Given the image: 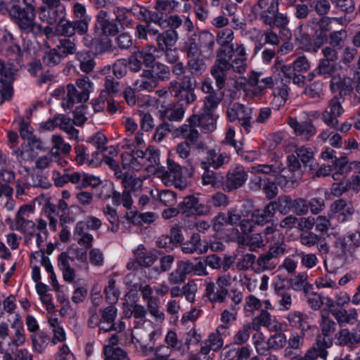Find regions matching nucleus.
I'll use <instances>...</instances> for the list:
<instances>
[{"label": "nucleus", "mask_w": 360, "mask_h": 360, "mask_svg": "<svg viewBox=\"0 0 360 360\" xmlns=\"http://www.w3.org/2000/svg\"><path fill=\"white\" fill-rule=\"evenodd\" d=\"M11 327L14 330V333L10 335L8 323H0V352L1 354L14 353L18 347L25 342V329L18 315H16V319Z\"/></svg>", "instance_id": "1"}, {"label": "nucleus", "mask_w": 360, "mask_h": 360, "mask_svg": "<svg viewBox=\"0 0 360 360\" xmlns=\"http://www.w3.org/2000/svg\"><path fill=\"white\" fill-rule=\"evenodd\" d=\"M159 162V153L154 148L149 147L145 151L137 150L130 153L125 152L122 155V165L124 169L130 168L139 171L145 167L149 170Z\"/></svg>", "instance_id": "2"}, {"label": "nucleus", "mask_w": 360, "mask_h": 360, "mask_svg": "<svg viewBox=\"0 0 360 360\" xmlns=\"http://www.w3.org/2000/svg\"><path fill=\"white\" fill-rule=\"evenodd\" d=\"M135 36L140 40L148 41L149 37H155V41L159 49H163L167 45H171L176 39V31L165 30L160 32L153 25L148 22L138 24L135 27Z\"/></svg>", "instance_id": "3"}, {"label": "nucleus", "mask_w": 360, "mask_h": 360, "mask_svg": "<svg viewBox=\"0 0 360 360\" xmlns=\"http://www.w3.org/2000/svg\"><path fill=\"white\" fill-rule=\"evenodd\" d=\"M214 44V36L208 32H200L191 34L184 45V51L187 58L200 56V48L207 47L210 50Z\"/></svg>", "instance_id": "4"}, {"label": "nucleus", "mask_w": 360, "mask_h": 360, "mask_svg": "<svg viewBox=\"0 0 360 360\" xmlns=\"http://www.w3.org/2000/svg\"><path fill=\"white\" fill-rule=\"evenodd\" d=\"M231 285V278L228 274L219 276L215 283L207 278L205 281L206 295L212 302H223L229 294Z\"/></svg>", "instance_id": "5"}, {"label": "nucleus", "mask_w": 360, "mask_h": 360, "mask_svg": "<svg viewBox=\"0 0 360 360\" xmlns=\"http://www.w3.org/2000/svg\"><path fill=\"white\" fill-rule=\"evenodd\" d=\"M75 258L80 262H85L86 254L83 250L76 248L63 252L58 256V268L62 271L63 279L68 283H72L75 278V271L70 264V262L74 261Z\"/></svg>", "instance_id": "6"}, {"label": "nucleus", "mask_w": 360, "mask_h": 360, "mask_svg": "<svg viewBox=\"0 0 360 360\" xmlns=\"http://www.w3.org/2000/svg\"><path fill=\"white\" fill-rule=\"evenodd\" d=\"M33 211V207L31 205H25L20 207L11 225V229L20 233L32 234L35 231V223L30 219Z\"/></svg>", "instance_id": "7"}, {"label": "nucleus", "mask_w": 360, "mask_h": 360, "mask_svg": "<svg viewBox=\"0 0 360 360\" xmlns=\"http://www.w3.org/2000/svg\"><path fill=\"white\" fill-rule=\"evenodd\" d=\"M354 212L353 202L345 198L335 200L329 207V216L335 218L339 223L349 221Z\"/></svg>", "instance_id": "8"}, {"label": "nucleus", "mask_w": 360, "mask_h": 360, "mask_svg": "<svg viewBox=\"0 0 360 360\" xmlns=\"http://www.w3.org/2000/svg\"><path fill=\"white\" fill-rule=\"evenodd\" d=\"M223 50L220 51L222 53ZM229 68V61L224 58L221 53L217 55V58L210 68V74L215 80L216 86L219 90L225 86Z\"/></svg>", "instance_id": "9"}, {"label": "nucleus", "mask_w": 360, "mask_h": 360, "mask_svg": "<svg viewBox=\"0 0 360 360\" xmlns=\"http://www.w3.org/2000/svg\"><path fill=\"white\" fill-rule=\"evenodd\" d=\"M250 188L255 191H262L269 200L274 198L278 194L276 184L267 177L255 176L250 180Z\"/></svg>", "instance_id": "10"}, {"label": "nucleus", "mask_w": 360, "mask_h": 360, "mask_svg": "<svg viewBox=\"0 0 360 360\" xmlns=\"http://www.w3.org/2000/svg\"><path fill=\"white\" fill-rule=\"evenodd\" d=\"M288 124L293 129L295 134L303 141H309L316 132V128L311 120L298 122L296 118L288 117Z\"/></svg>", "instance_id": "11"}, {"label": "nucleus", "mask_w": 360, "mask_h": 360, "mask_svg": "<svg viewBox=\"0 0 360 360\" xmlns=\"http://www.w3.org/2000/svg\"><path fill=\"white\" fill-rule=\"evenodd\" d=\"M95 31L100 35H115L118 32V27L110 20L108 13L101 10L96 15Z\"/></svg>", "instance_id": "12"}, {"label": "nucleus", "mask_w": 360, "mask_h": 360, "mask_svg": "<svg viewBox=\"0 0 360 360\" xmlns=\"http://www.w3.org/2000/svg\"><path fill=\"white\" fill-rule=\"evenodd\" d=\"M38 16L43 22L53 25L65 18V8L40 6L38 8Z\"/></svg>", "instance_id": "13"}, {"label": "nucleus", "mask_w": 360, "mask_h": 360, "mask_svg": "<svg viewBox=\"0 0 360 360\" xmlns=\"http://www.w3.org/2000/svg\"><path fill=\"white\" fill-rule=\"evenodd\" d=\"M251 325L255 330H259L262 326H264L270 331L278 332L282 328L281 323L272 317L266 310H262L259 316L254 318Z\"/></svg>", "instance_id": "14"}, {"label": "nucleus", "mask_w": 360, "mask_h": 360, "mask_svg": "<svg viewBox=\"0 0 360 360\" xmlns=\"http://www.w3.org/2000/svg\"><path fill=\"white\" fill-rule=\"evenodd\" d=\"M262 75V72H252L248 78V83L250 86H257V89L253 91L255 96H262L264 89H271L274 86L275 80L272 77H263Z\"/></svg>", "instance_id": "15"}, {"label": "nucleus", "mask_w": 360, "mask_h": 360, "mask_svg": "<svg viewBox=\"0 0 360 360\" xmlns=\"http://www.w3.org/2000/svg\"><path fill=\"white\" fill-rule=\"evenodd\" d=\"M257 15L262 22L269 26L271 28L285 27L289 23V19L285 13H280L278 11H272L268 12H260Z\"/></svg>", "instance_id": "16"}, {"label": "nucleus", "mask_w": 360, "mask_h": 360, "mask_svg": "<svg viewBox=\"0 0 360 360\" xmlns=\"http://www.w3.org/2000/svg\"><path fill=\"white\" fill-rule=\"evenodd\" d=\"M197 124L190 122V117L186 120V123L176 128L173 131L175 137H181L184 139V141H188L191 144H195L200 136V133L196 129Z\"/></svg>", "instance_id": "17"}, {"label": "nucleus", "mask_w": 360, "mask_h": 360, "mask_svg": "<svg viewBox=\"0 0 360 360\" xmlns=\"http://www.w3.org/2000/svg\"><path fill=\"white\" fill-rule=\"evenodd\" d=\"M330 88L333 93L338 92L340 97H345L353 92V81L350 77L334 75L330 79Z\"/></svg>", "instance_id": "18"}, {"label": "nucleus", "mask_w": 360, "mask_h": 360, "mask_svg": "<svg viewBox=\"0 0 360 360\" xmlns=\"http://www.w3.org/2000/svg\"><path fill=\"white\" fill-rule=\"evenodd\" d=\"M248 179V174L241 166L236 167L226 175L225 187L228 191L241 187Z\"/></svg>", "instance_id": "19"}, {"label": "nucleus", "mask_w": 360, "mask_h": 360, "mask_svg": "<svg viewBox=\"0 0 360 360\" xmlns=\"http://www.w3.org/2000/svg\"><path fill=\"white\" fill-rule=\"evenodd\" d=\"M36 16H28L27 18H25L22 20L17 22L18 27L19 30L24 33H32L34 35H41L43 33H49L51 31V29L46 26L42 27L40 24L35 21Z\"/></svg>", "instance_id": "20"}, {"label": "nucleus", "mask_w": 360, "mask_h": 360, "mask_svg": "<svg viewBox=\"0 0 360 360\" xmlns=\"http://www.w3.org/2000/svg\"><path fill=\"white\" fill-rule=\"evenodd\" d=\"M89 99L86 94L78 91L73 84L66 86V95L63 98L62 106L65 109H71L75 103L85 102Z\"/></svg>", "instance_id": "21"}, {"label": "nucleus", "mask_w": 360, "mask_h": 360, "mask_svg": "<svg viewBox=\"0 0 360 360\" xmlns=\"http://www.w3.org/2000/svg\"><path fill=\"white\" fill-rule=\"evenodd\" d=\"M331 314L340 326L352 325L357 321V311L355 309L346 310L343 307L332 309Z\"/></svg>", "instance_id": "22"}, {"label": "nucleus", "mask_w": 360, "mask_h": 360, "mask_svg": "<svg viewBox=\"0 0 360 360\" xmlns=\"http://www.w3.org/2000/svg\"><path fill=\"white\" fill-rule=\"evenodd\" d=\"M267 237L262 233H254L238 238V243L241 246H247L250 251H256L263 248L268 243Z\"/></svg>", "instance_id": "23"}, {"label": "nucleus", "mask_w": 360, "mask_h": 360, "mask_svg": "<svg viewBox=\"0 0 360 360\" xmlns=\"http://www.w3.org/2000/svg\"><path fill=\"white\" fill-rule=\"evenodd\" d=\"M190 122L197 124L207 132L213 131L216 129L217 120L211 112H203L201 115L193 114L190 116Z\"/></svg>", "instance_id": "24"}, {"label": "nucleus", "mask_w": 360, "mask_h": 360, "mask_svg": "<svg viewBox=\"0 0 360 360\" xmlns=\"http://www.w3.org/2000/svg\"><path fill=\"white\" fill-rule=\"evenodd\" d=\"M229 161V156L225 153H219L215 150H209L207 152L206 160L202 162V169L212 167L217 169Z\"/></svg>", "instance_id": "25"}, {"label": "nucleus", "mask_w": 360, "mask_h": 360, "mask_svg": "<svg viewBox=\"0 0 360 360\" xmlns=\"http://www.w3.org/2000/svg\"><path fill=\"white\" fill-rule=\"evenodd\" d=\"M335 340L338 345L352 347L360 342V335L356 331L344 328L335 334Z\"/></svg>", "instance_id": "26"}, {"label": "nucleus", "mask_w": 360, "mask_h": 360, "mask_svg": "<svg viewBox=\"0 0 360 360\" xmlns=\"http://www.w3.org/2000/svg\"><path fill=\"white\" fill-rule=\"evenodd\" d=\"M158 80L150 70H144L135 82V89L139 91H151L158 86Z\"/></svg>", "instance_id": "27"}, {"label": "nucleus", "mask_w": 360, "mask_h": 360, "mask_svg": "<svg viewBox=\"0 0 360 360\" xmlns=\"http://www.w3.org/2000/svg\"><path fill=\"white\" fill-rule=\"evenodd\" d=\"M200 353L202 355L208 354L210 351L219 352L224 345V340L213 332L210 333L207 339L200 343Z\"/></svg>", "instance_id": "28"}, {"label": "nucleus", "mask_w": 360, "mask_h": 360, "mask_svg": "<svg viewBox=\"0 0 360 360\" xmlns=\"http://www.w3.org/2000/svg\"><path fill=\"white\" fill-rule=\"evenodd\" d=\"M274 216L273 204H267L263 210L257 209L252 211L250 217L255 224L263 226L269 223Z\"/></svg>", "instance_id": "29"}, {"label": "nucleus", "mask_w": 360, "mask_h": 360, "mask_svg": "<svg viewBox=\"0 0 360 360\" xmlns=\"http://www.w3.org/2000/svg\"><path fill=\"white\" fill-rule=\"evenodd\" d=\"M184 103L176 104L160 110L161 119L171 122H178L182 120L185 114Z\"/></svg>", "instance_id": "30"}, {"label": "nucleus", "mask_w": 360, "mask_h": 360, "mask_svg": "<svg viewBox=\"0 0 360 360\" xmlns=\"http://www.w3.org/2000/svg\"><path fill=\"white\" fill-rule=\"evenodd\" d=\"M134 257L140 266L146 267L151 266L158 258L155 251L147 250L142 245L134 251Z\"/></svg>", "instance_id": "31"}, {"label": "nucleus", "mask_w": 360, "mask_h": 360, "mask_svg": "<svg viewBox=\"0 0 360 360\" xmlns=\"http://www.w3.org/2000/svg\"><path fill=\"white\" fill-rule=\"evenodd\" d=\"M200 236L198 233H193L190 240L181 245V250L186 254H193L198 252L200 255L205 254L208 250V247L205 245L200 248Z\"/></svg>", "instance_id": "32"}, {"label": "nucleus", "mask_w": 360, "mask_h": 360, "mask_svg": "<svg viewBox=\"0 0 360 360\" xmlns=\"http://www.w3.org/2000/svg\"><path fill=\"white\" fill-rule=\"evenodd\" d=\"M275 293L279 309L288 311L292 306V292L289 289L284 287L275 288Z\"/></svg>", "instance_id": "33"}, {"label": "nucleus", "mask_w": 360, "mask_h": 360, "mask_svg": "<svg viewBox=\"0 0 360 360\" xmlns=\"http://www.w3.org/2000/svg\"><path fill=\"white\" fill-rule=\"evenodd\" d=\"M117 309L114 306H109L105 308L102 312L100 319V330L108 332L112 330L113 323L117 316Z\"/></svg>", "instance_id": "34"}, {"label": "nucleus", "mask_w": 360, "mask_h": 360, "mask_svg": "<svg viewBox=\"0 0 360 360\" xmlns=\"http://www.w3.org/2000/svg\"><path fill=\"white\" fill-rule=\"evenodd\" d=\"M186 68L192 76L200 77L205 72L207 65L204 59L200 56L192 57L188 58Z\"/></svg>", "instance_id": "35"}, {"label": "nucleus", "mask_w": 360, "mask_h": 360, "mask_svg": "<svg viewBox=\"0 0 360 360\" xmlns=\"http://www.w3.org/2000/svg\"><path fill=\"white\" fill-rule=\"evenodd\" d=\"M150 195L153 199L159 200L165 206L172 207L176 203V193L170 190H162L160 192L156 189L151 190Z\"/></svg>", "instance_id": "36"}, {"label": "nucleus", "mask_w": 360, "mask_h": 360, "mask_svg": "<svg viewBox=\"0 0 360 360\" xmlns=\"http://www.w3.org/2000/svg\"><path fill=\"white\" fill-rule=\"evenodd\" d=\"M159 50L158 46L147 44L141 50L136 52L138 57L141 58L143 65L150 68L155 60V53Z\"/></svg>", "instance_id": "37"}, {"label": "nucleus", "mask_w": 360, "mask_h": 360, "mask_svg": "<svg viewBox=\"0 0 360 360\" xmlns=\"http://www.w3.org/2000/svg\"><path fill=\"white\" fill-rule=\"evenodd\" d=\"M347 38V31L345 30H340L330 32L327 37V41L329 46L337 49H341L344 47Z\"/></svg>", "instance_id": "38"}, {"label": "nucleus", "mask_w": 360, "mask_h": 360, "mask_svg": "<svg viewBox=\"0 0 360 360\" xmlns=\"http://www.w3.org/2000/svg\"><path fill=\"white\" fill-rule=\"evenodd\" d=\"M279 0H258L257 4L252 6V12L257 15L260 12L278 11Z\"/></svg>", "instance_id": "39"}, {"label": "nucleus", "mask_w": 360, "mask_h": 360, "mask_svg": "<svg viewBox=\"0 0 360 360\" xmlns=\"http://www.w3.org/2000/svg\"><path fill=\"white\" fill-rule=\"evenodd\" d=\"M165 342L167 345L165 346L168 348V352H170L169 349H172L175 351L179 352L182 355L186 354V350L185 349L183 343L178 339L176 333L174 330H169L167 332ZM167 352L166 351H164Z\"/></svg>", "instance_id": "40"}, {"label": "nucleus", "mask_w": 360, "mask_h": 360, "mask_svg": "<svg viewBox=\"0 0 360 360\" xmlns=\"http://www.w3.org/2000/svg\"><path fill=\"white\" fill-rule=\"evenodd\" d=\"M274 258L267 252L259 256L256 260V271H264L266 270H273L276 268L277 263L274 260Z\"/></svg>", "instance_id": "41"}, {"label": "nucleus", "mask_w": 360, "mask_h": 360, "mask_svg": "<svg viewBox=\"0 0 360 360\" xmlns=\"http://www.w3.org/2000/svg\"><path fill=\"white\" fill-rule=\"evenodd\" d=\"M328 355V352L321 341L318 340L312 347L309 349L305 354L302 356L304 360H315L318 357L326 359Z\"/></svg>", "instance_id": "42"}, {"label": "nucleus", "mask_w": 360, "mask_h": 360, "mask_svg": "<svg viewBox=\"0 0 360 360\" xmlns=\"http://www.w3.org/2000/svg\"><path fill=\"white\" fill-rule=\"evenodd\" d=\"M56 50L58 51L63 58L69 55H72L77 52V46L74 40L69 38L61 39L58 41L56 46Z\"/></svg>", "instance_id": "43"}, {"label": "nucleus", "mask_w": 360, "mask_h": 360, "mask_svg": "<svg viewBox=\"0 0 360 360\" xmlns=\"http://www.w3.org/2000/svg\"><path fill=\"white\" fill-rule=\"evenodd\" d=\"M292 288L297 291L303 290L307 293L312 288V285L308 282V276L306 273L298 274L290 280Z\"/></svg>", "instance_id": "44"}, {"label": "nucleus", "mask_w": 360, "mask_h": 360, "mask_svg": "<svg viewBox=\"0 0 360 360\" xmlns=\"http://www.w3.org/2000/svg\"><path fill=\"white\" fill-rule=\"evenodd\" d=\"M129 218L134 224L141 225L143 223H153L158 218V214L152 212L144 213L135 212H131V216H129Z\"/></svg>", "instance_id": "45"}, {"label": "nucleus", "mask_w": 360, "mask_h": 360, "mask_svg": "<svg viewBox=\"0 0 360 360\" xmlns=\"http://www.w3.org/2000/svg\"><path fill=\"white\" fill-rule=\"evenodd\" d=\"M269 204H273L274 212L277 210L282 214H286L292 210V200L290 196L283 195Z\"/></svg>", "instance_id": "46"}, {"label": "nucleus", "mask_w": 360, "mask_h": 360, "mask_svg": "<svg viewBox=\"0 0 360 360\" xmlns=\"http://www.w3.org/2000/svg\"><path fill=\"white\" fill-rule=\"evenodd\" d=\"M223 98L222 93L211 94L206 96L203 100V111L205 112H211L217 108Z\"/></svg>", "instance_id": "47"}, {"label": "nucleus", "mask_w": 360, "mask_h": 360, "mask_svg": "<svg viewBox=\"0 0 360 360\" xmlns=\"http://www.w3.org/2000/svg\"><path fill=\"white\" fill-rule=\"evenodd\" d=\"M321 329L324 336H328L335 331L336 323L329 316L328 311L321 312Z\"/></svg>", "instance_id": "48"}, {"label": "nucleus", "mask_w": 360, "mask_h": 360, "mask_svg": "<svg viewBox=\"0 0 360 360\" xmlns=\"http://www.w3.org/2000/svg\"><path fill=\"white\" fill-rule=\"evenodd\" d=\"M8 11L11 17L15 20V23L27 18L28 16H36L35 12L22 8L18 4L12 5L9 9L8 8Z\"/></svg>", "instance_id": "49"}, {"label": "nucleus", "mask_w": 360, "mask_h": 360, "mask_svg": "<svg viewBox=\"0 0 360 360\" xmlns=\"http://www.w3.org/2000/svg\"><path fill=\"white\" fill-rule=\"evenodd\" d=\"M252 109L246 108L245 105L238 115L237 120L240 124L244 128L247 133H249L252 128Z\"/></svg>", "instance_id": "50"}, {"label": "nucleus", "mask_w": 360, "mask_h": 360, "mask_svg": "<svg viewBox=\"0 0 360 360\" xmlns=\"http://www.w3.org/2000/svg\"><path fill=\"white\" fill-rule=\"evenodd\" d=\"M105 360H129L127 354L122 349L105 346L104 348Z\"/></svg>", "instance_id": "51"}, {"label": "nucleus", "mask_w": 360, "mask_h": 360, "mask_svg": "<svg viewBox=\"0 0 360 360\" xmlns=\"http://www.w3.org/2000/svg\"><path fill=\"white\" fill-rule=\"evenodd\" d=\"M122 186L124 190L129 191V192H136L141 190L143 186V181L141 179L134 176H124L122 181Z\"/></svg>", "instance_id": "52"}, {"label": "nucleus", "mask_w": 360, "mask_h": 360, "mask_svg": "<svg viewBox=\"0 0 360 360\" xmlns=\"http://www.w3.org/2000/svg\"><path fill=\"white\" fill-rule=\"evenodd\" d=\"M252 328L251 323H245L233 336V342L240 345L246 343L249 340L250 331Z\"/></svg>", "instance_id": "53"}, {"label": "nucleus", "mask_w": 360, "mask_h": 360, "mask_svg": "<svg viewBox=\"0 0 360 360\" xmlns=\"http://www.w3.org/2000/svg\"><path fill=\"white\" fill-rule=\"evenodd\" d=\"M151 68L152 69L150 70L153 72L158 81V79L164 81L169 79L170 70L169 67L166 65L156 62L154 63Z\"/></svg>", "instance_id": "54"}, {"label": "nucleus", "mask_w": 360, "mask_h": 360, "mask_svg": "<svg viewBox=\"0 0 360 360\" xmlns=\"http://www.w3.org/2000/svg\"><path fill=\"white\" fill-rule=\"evenodd\" d=\"M188 80L191 81L189 76H184L181 82L176 80L170 82L169 85V91L174 97H179V95L187 88Z\"/></svg>", "instance_id": "55"}, {"label": "nucleus", "mask_w": 360, "mask_h": 360, "mask_svg": "<svg viewBox=\"0 0 360 360\" xmlns=\"http://www.w3.org/2000/svg\"><path fill=\"white\" fill-rule=\"evenodd\" d=\"M49 323L53 333L51 342L53 344L63 342L65 340V333L63 328L60 326L58 319H51Z\"/></svg>", "instance_id": "56"}, {"label": "nucleus", "mask_w": 360, "mask_h": 360, "mask_svg": "<svg viewBox=\"0 0 360 360\" xmlns=\"http://www.w3.org/2000/svg\"><path fill=\"white\" fill-rule=\"evenodd\" d=\"M59 127L69 135L70 139L78 138L79 131L73 127L71 119L65 115H60Z\"/></svg>", "instance_id": "57"}, {"label": "nucleus", "mask_w": 360, "mask_h": 360, "mask_svg": "<svg viewBox=\"0 0 360 360\" xmlns=\"http://www.w3.org/2000/svg\"><path fill=\"white\" fill-rule=\"evenodd\" d=\"M287 343V338L284 333H276L270 336L267 340V345L271 349H280L283 348Z\"/></svg>", "instance_id": "58"}, {"label": "nucleus", "mask_w": 360, "mask_h": 360, "mask_svg": "<svg viewBox=\"0 0 360 360\" xmlns=\"http://www.w3.org/2000/svg\"><path fill=\"white\" fill-rule=\"evenodd\" d=\"M336 70V65L334 63L326 60L321 59L316 69L317 75L328 77L330 76Z\"/></svg>", "instance_id": "59"}, {"label": "nucleus", "mask_w": 360, "mask_h": 360, "mask_svg": "<svg viewBox=\"0 0 360 360\" xmlns=\"http://www.w3.org/2000/svg\"><path fill=\"white\" fill-rule=\"evenodd\" d=\"M198 201V199L193 196H187L184 198L183 202L178 205L180 212L185 214L187 216L192 214L195 206L197 205Z\"/></svg>", "instance_id": "60"}, {"label": "nucleus", "mask_w": 360, "mask_h": 360, "mask_svg": "<svg viewBox=\"0 0 360 360\" xmlns=\"http://www.w3.org/2000/svg\"><path fill=\"white\" fill-rule=\"evenodd\" d=\"M104 87L105 89L103 92H106L108 94L114 95L121 90L122 84L112 76L108 75L104 78Z\"/></svg>", "instance_id": "61"}, {"label": "nucleus", "mask_w": 360, "mask_h": 360, "mask_svg": "<svg viewBox=\"0 0 360 360\" xmlns=\"http://www.w3.org/2000/svg\"><path fill=\"white\" fill-rule=\"evenodd\" d=\"M178 4L175 0H157L155 8L162 14H169L176 9Z\"/></svg>", "instance_id": "62"}, {"label": "nucleus", "mask_w": 360, "mask_h": 360, "mask_svg": "<svg viewBox=\"0 0 360 360\" xmlns=\"http://www.w3.org/2000/svg\"><path fill=\"white\" fill-rule=\"evenodd\" d=\"M256 262V256L251 253H247L243 255L236 262V268L238 271H247Z\"/></svg>", "instance_id": "63"}, {"label": "nucleus", "mask_w": 360, "mask_h": 360, "mask_svg": "<svg viewBox=\"0 0 360 360\" xmlns=\"http://www.w3.org/2000/svg\"><path fill=\"white\" fill-rule=\"evenodd\" d=\"M32 343L37 352H42L49 343L50 338L44 333H40L32 336Z\"/></svg>", "instance_id": "64"}]
</instances>
